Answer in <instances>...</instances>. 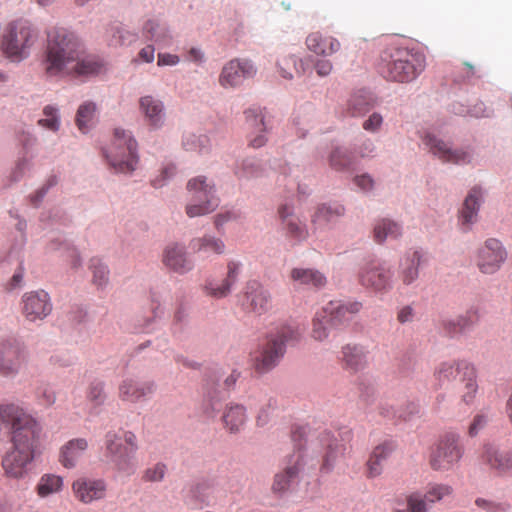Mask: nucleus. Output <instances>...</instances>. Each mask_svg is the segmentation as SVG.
<instances>
[{
	"mask_svg": "<svg viewBox=\"0 0 512 512\" xmlns=\"http://www.w3.org/2000/svg\"><path fill=\"white\" fill-rule=\"evenodd\" d=\"M342 364L346 370L357 372L366 365V353L362 347L346 345L342 348Z\"/></svg>",
	"mask_w": 512,
	"mask_h": 512,
	"instance_id": "nucleus-36",
	"label": "nucleus"
},
{
	"mask_svg": "<svg viewBox=\"0 0 512 512\" xmlns=\"http://www.w3.org/2000/svg\"><path fill=\"white\" fill-rule=\"evenodd\" d=\"M275 405L276 401L274 399H266V402L264 403L263 407H261L256 417L258 426H265L266 424H268L272 417V412L275 408Z\"/></svg>",
	"mask_w": 512,
	"mask_h": 512,
	"instance_id": "nucleus-56",
	"label": "nucleus"
},
{
	"mask_svg": "<svg viewBox=\"0 0 512 512\" xmlns=\"http://www.w3.org/2000/svg\"><path fill=\"white\" fill-rule=\"evenodd\" d=\"M351 161V155L342 147L335 148L330 155V165L336 170L347 167Z\"/></svg>",
	"mask_w": 512,
	"mask_h": 512,
	"instance_id": "nucleus-50",
	"label": "nucleus"
},
{
	"mask_svg": "<svg viewBox=\"0 0 512 512\" xmlns=\"http://www.w3.org/2000/svg\"><path fill=\"white\" fill-rule=\"evenodd\" d=\"M241 305L247 312L262 315L272 308V295L259 281L249 280L243 289Z\"/></svg>",
	"mask_w": 512,
	"mask_h": 512,
	"instance_id": "nucleus-13",
	"label": "nucleus"
},
{
	"mask_svg": "<svg viewBox=\"0 0 512 512\" xmlns=\"http://www.w3.org/2000/svg\"><path fill=\"white\" fill-rule=\"evenodd\" d=\"M24 279V268L22 266L18 267V269L14 272L13 276L6 283L5 289L6 291H13L22 286Z\"/></svg>",
	"mask_w": 512,
	"mask_h": 512,
	"instance_id": "nucleus-60",
	"label": "nucleus"
},
{
	"mask_svg": "<svg viewBox=\"0 0 512 512\" xmlns=\"http://www.w3.org/2000/svg\"><path fill=\"white\" fill-rule=\"evenodd\" d=\"M180 61L179 57L175 54L170 53H159L158 54V66H174Z\"/></svg>",
	"mask_w": 512,
	"mask_h": 512,
	"instance_id": "nucleus-64",
	"label": "nucleus"
},
{
	"mask_svg": "<svg viewBox=\"0 0 512 512\" xmlns=\"http://www.w3.org/2000/svg\"><path fill=\"white\" fill-rule=\"evenodd\" d=\"M242 264L235 260L227 263V273L220 281L207 280L203 286L204 293L212 298L221 299L231 293L232 287L238 280Z\"/></svg>",
	"mask_w": 512,
	"mask_h": 512,
	"instance_id": "nucleus-20",
	"label": "nucleus"
},
{
	"mask_svg": "<svg viewBox=\"0 0 512 512\" xmlns=\"http://www.w3.org/2000/svg\"><path fill=\"white\" fill-rule=\"evenodd\" d=\"M90 269L93 274L92 281L97 287L102 288L108 284L109 269L101 259L92 258L90 260Z\"/></svg>",
	"mask_w": 512,
	"mask_h": 512,
	"instance_id": "nucleus-45",
	"label": "nucleus"
},
{
	"mask_svg": "<svg viewBox=\"0 0 512 512\" xmlns=\"http://www.w3.org/2000/svg\"><path fill=\"white\" fill-rule=\"evenodd\" d=\"M478 313L476 310H468L463 315L452 319H446L442 322L443 330L447 335L454 337L458 334L468 331L478 322Z\"/></svg>",
	"mask_w": 512,
	"mask_h": 512,
	"instance_id": "nucleus-31",
	"label": "nucleus"
},
{
	"mask_svg": "<svg viewBox=\"0 0 512 512\" xmlns=\"http://www.w3.org/2000/svg\"><path fill=\"white\" fill-rule=\"evenodd\" d=\"M305 44L309 51L324 57L333 55L341 48V43L337 38L319 31L308 34Z\"/></svg>",
	"mask_w": 512,
	"mask_h": 512,
	"instance_id": "nucleus-28",
	"label": "nucleus"
},
{
	"mask_svg": "<svg viewBox=\"0 0 512 512\" xmlns=\"http://www.w3.org/2000/svg\"><path fill=\"white\" fill-rule=\"evenodd\" d=\"M28 350L23 342L16 338L0 341V377H15L28 362Z\"/></svg>",
	"mask_w": 512,
	"mask_h": 512,
	"instance_id": "nucleus-10",
	"label": "nucleus"
},
{
	"mask_svg": "<svg viewBox=\"0 0 512 512\" xmlns=\"http://www.w3.org/2000/svg\"><path fill=\"white\" fill-rule=\"evenodd\" d=\"M424 142L429 147L430 151L443 162L453 164L469 162L470 156L467 152L452 150L447 143L431 134H427L424 137Z\"/></svg>",
	"mask_w": 512,
	"mask_h": 512,
	"instance_id": "nucleus-24",
	"label": "nucleus"
},
{
	"mask_svg": "<svg viewBox=\"0 0 512 512\" xmlns=\"http://www.w3.org/2000/svg\"><path fill=\"white\" fill-rule=\"evenodd\" d=\"M255 74L256 69L251 61L233 59L223 67L219 76V83L225 88H233Z\"/></svg>",
	"mask_w": 512,
	"mask_h": 512,
	"instance_id": "nucleus-18",
	"label": "nucleus"
},
{
	"mask_svg": "<svg viewBox=\"0 0 512 512\" xmlns=\"http://www.w3.org/2000/svg\"><path fill=\"white\" fill-rule=\"evenodd\" d=\"M63 488L64 479L62 476L53 473H45L39 478L35 486V492L39 498L44 499L59 494Z\"/></svg>",
	"mask_w": 512,
	"mask_h": 512,
	"instance_id": "nucleus-35",
	"label": "nucleus"
},
{
	"mask_svg": "<svg viewBox=\"0 0 512 512\" xmlns=\"http://www.w3.org/2000/svg\"><path fill=\"white\" fill-rule=\"evenodd\" d=\"M343 214H344V207L341 205H337L335 207L321 205L318 207V209L314 215L313 221L314 222H322V221L330 222Z\"/></svg>",
	"mask_w": 512,
	"mask_h": 512,
	"instance_id": "nucleus-49",
	"label": "nucleus"
},
{
	"mask_svg": "<svg viewBox=\"0 0 512 512\" xmlns=\"http://www.w3.org/2000/svg\"><path fill=\"white\" fill-rule=\"evenodd\" d=\"M453 493V488L448 484H432L428 487L423 499L425 502L434 503L440 501Z\"/></svg>",
	"mask_w": 512,
	"mask_h": 512,
	"instance_id": "nucleus-48",
	"label": "nucleus"
},
{
	"mask_svg": "<svg viewBox=\"0 0 512 512\" xmlns=\"http://www.w3.org/2000/svg\"><path fill=\"white\" fill-rule=\"evenodd\" d=\"M277 66L279 69L280 75L284 79H292L294 73L301 75L305 72L304 62L302 59L297 58L294 55L283 56L278 62Z\"/></svg>",
	"mask_w": 512,
	"mask_h": 512,
	"instance_id": "nucleus-41",
	"label": "nucleus"
},
{
	"mask_svg": "<svg viewBox=\"0 0 512 512\" xmlns=\"http://www.w3.org/2000/svg\"><path fill=\"white\" fill-rule=\"evenodd\" d=\"M394 449V444L391 441H386L376 446L371 454L381 462H384L388 459Z\"/></svg>",
	"mask_w": 512,
	"mask_h": 512,
	"instance_id": "nucleus-58",
	"label": "nucleus"
},
{
	"mask_svg": "<svg viewBox=\"0 0 512 512\" xmlns=\"http://www.w3.org/2000/svg\"><path fill=\"white\" fill-rule=\"evenodd\" d=\"M222 420L225 427L231 433L238 432L246 422L245 407L239 404L227 405L223 413Z\"/></svg>",
	"mask_w": 512,
	"mask_h": 512,
	"instance_id": "nucleus-38",
	"label": "nucleus"
},
{
	"mask_svg": "<svg viewBox=\"0 0 512 512\" xmlns=\"http://www.w3.org/2000/svg\"><path fill=\"white\" fill-rule=\"evenodd\" d=\"M277 213L281 221V227L285 231L286 236L297 241L307 238L308 230L306 225L294 214L292 205L281 204L278 207Z\"/></svg>",
	"mask_w": 512,
	"mask_h": 512,
	"instance_id": "nucleus-23",
	"label": "nucleus"
},
{
	"mask_svg": "<svg viewBox=\"0 0 512 512\" xmlns=\"http://www.w3.org/2000/svg\"><path fill=\"white\" fill-rule=\"evenodd\" d=\"M167 467L164 463H156L144 470L142 480L144 482H160L164 479Z\"/></svg>",
	"mask_w": 512,
	"mask_h": 512,
	"instance_id": "nucleus-51",
	"label": "nucleus"
},
{
	"mask_svg": "<svg viewBox=\"0 0 512 512\" xmlns=\"http://www.w3.org/2000/svg\"><path fill=\"white\" fill-rule=\"evenodd\" d=\"M394 272L384 263L372 261L365 264L359 271L360 284L376 293H385L393 288Z\"/></svg>",
	"mask_w": 512,
	"mask_h": 512,
	"instance_id": "nucleus-12",
	"label": "nucleus"
},
{
	"mask_svg": "<svg viewBox=\"0 0 512 512\" xmlns=\"http://www.w3.org/2000/svg\"><path fill=\"white\" fill-rule=\"evenodd\" d=\"M425 56L398 45H388L380 55L379 73L389 81L408 83L416 79L425 69Z\"/></svg>",
	"mask_w": 512,
	"mask_h": 512,
	"instance_id": "nucleus-3",
	"label": "nucleus"
},
{
	"mask_svg": "<svg viewBox=\"0 0 512 512\" xmlns=\"http://www.w3.org/2000/svg\"><path fill=\"white\" fill-rule=\"evenodd\" d=\"M35 39L36 35L27 22L14 21L3 32L1 49L8 58L20 61L28 56Z\"/></svg>",
	"mask_w": 512,
	"mask_h": 512,
	"instance_id": "nucleus-7",
	"label": "nucleus"
},
{
	"mask_svg": "<svg viewBox=\"0 0 512 512\" xmlns=\"http://www.w3.org/2000/svg\"><path fill=\"white\" fill-rule=\"evenodd\" d=\"M321 441L323 445L326 447V452L323 457V463L321 465V470L330 471L336 460L343 456L346 451V446L339 442L331 433L325 432L322 434Z\"/></svg>",
	"mask_w": 512,
	"mask_h": 512,
	"instance_id": "nucleus-33",
	"label": "nucleus"
},
{
	"mask_svg": "<svg viewBox=\"0 0 512 512\" xmlns=\"http://www.w3.org/2000/svg\"><path fill=\"white\" fill-rule=\"evenodd\" d=\"M290 278L296 285L313 289H320L327 282L323 273L311 268H293L290 272Z\"/></svg>",
	"mask_w": 512,
	"mask_h": 512,
	"instance_id": "nucleus-32",
	"label": "nucleus"
},
{
	"mask_svg": "<svg viewBox=\"0 0 512 512\" xmlns=\"http://www.w3.org/2000/svg\"><path fill=\"white\" fill-rule=\"evenodd\" d=\"M507 254L502 244L494 238L485 241L477 252L476 264L484 274L496 272L506 260Z\"/></svg>",
	"mask_w": 512,
	"mask_h": 512,
	"instance_id": "nucleus-14",
	"label": "nucleus"
},
{
	"mask_svg": "<svg viewBox=\"0 0 512 512\" xmlns=\"http://www.w3.org/2000/svg\"><path fill=\"white\" fill-rule=\"evenodd\" d=\"M74 497L83 504H91L105 498L107 484L103 479L79 477L72 482Z\"/></svg>",
	"mask_w": 512,
	"mask_h": 512,
	"instance_id": "nucleus-15",
	"label": "nucleus"
},
{
	"mask_svg": "<svg viewBox=\"0 0 512 512\" xmlns=\"http://www.w3.org/2000/svg\"><path fill=\"white\" fill-rule=\"evenodd\" d=\"M428 262L426 252L410 249L401 258L398 266V278L404 286L413 284L419 277V269Z\"/></svg>",
	"mask_w": 512,
	"mask_h": 512,
	"instance_id": "nucleus-16",
	"label": "nucleus"
},
{
	"mask_svg": "<svg viewBox=\"0 0 512 512\" xmlns=\"http://www.w3.org/2000/svg\"><path fill=\"white\" fill-rule=\"evenodd\" d=\"M383 117L379 113H373L363 122V129L368 132H378L382 126Z\"/></svg>",
	"mask_w": 512,
	"mask_h": 512,
	"instance_id": "nucleus-59",
	"label": "nucleus"
},
{
	"mask_svg": "<svg viewBox=\"0 0 512 512\" xmlns=\"http://www.w3.org/2000/svg\"><path fill=\"white\" fill-rule=\"evenodd\" d=\"M464 366H473L467 361H448L439 364L434 372V376L439 384L443 386L459 377L460 381L464 377Z\"/></svg>",
	"mask_w": 512,
	"mask_h": 512,
	"instance_id": "nucleus-34",
	"label": "nucleus"
},
{
	"mask_svg": "<svg viewBox=\"0 0 512 512\" xmlns=\"http://www.w3.org/2000/svg\"><path fill=\"white\" fill-rule=\"evenodd\" d=\"M332 326L323 308L318 311L313 319L311 335L315 340L323 341L328 337L329 327Z\"/></svg>",
	"mask_w": 512,
	"mask_h": 512,
	"instance_id": "nucleus-44",
	"label": "nucleus"
},
{
	"mask_svg": "<svg viewBox=\"0 0 512 512\" xmlns=\"http://www.w3.org/2000/svg\"><path fill=\"white\" fill-rule=\"evenodd\" d=\"M302 332L299 327L282 325L270 333L266 340L251 353V365L258 374H266L273 370L283 358L286 345L300 339Z\"/></svg>",
	"mask_w": 512,
	"mask_h": 512,
	"instance_id": "nucleus-4",
	"label": "nucleus"
},
{
	"mask_svg": "<svg viewBox=\"0 0 512 512\" xmlns=\"http://www.w3.org/2000/svg\"><path fill=\"white\" fill-rule=\"evenodd\" d=\"M362 303L354 301L342 303L340 301H330L323 307L331 325H342L352 319L354 315L360 312Z\"/></svg>",
	"mask_w": 512,
	"mask_h": 512,
	"instance_id": "nucleus-26",
	"label": "nucleus"
},
{
	"mask_svg": "<svg viewBox=\"0 0 512 512\" xmlns=\"http://www.w3.org/2000/svg\"><path fill=\"white\" fill-rule=\"evenodd\" d=\"M304 437V428H296L292 432V440L297 451L288 457L287 464L284 467L283 472L277 473L275 475L272 484L273 492H285L289 488L291 481L298 475L300 468L302 467L303 464V455L301 453V449L303 448L302 442L304 440Z\"/></svg>",
	"mask_w": 512,
	"mask_h": 512,
	"instance_id": "nucleus-11",
	"label": "nucleus"
},
{
	"mask_svg": "<svg viewBox=\"0 0 512 512\" xmlns=\"http://www.w3.org/2000/svg\"><path fill=\"white\" fill-rule=\"evenodd\" d=\"M57 109L53 106H46L43 109L44 118L38 121L39 125L52 130L57 131L59 129V117L57 115Z\"/></svg>",
	"mask_w": 512,
	"mask_h": 512,
	"instance_id": "nucleus-53",
	"label": "nucleus"
},
{
	"mask_svg": "<svg viewBox=\"0 0 512 512\" xmlns=\"http://www.w3.org/2000/svg\"><path fill=\"white\" fill-rule=\"evenodd\" d=\"M401 234V226L389 219H382L378 221L373 230L374 240L377 243H383L387 238L397 239Z\"/></svg>",
	"mask_w": 512,
	"mask_h": 512,
	"instance_id": "nucleus-40",
	"label": "nucleus"
},
{
	"mask_svg": "<svg viewBox=\"0 0 512 512\" xmlns=\"http://www.w3.org/2000/svg\"><path fill=\"white\" fill-rule=\"evenodd\" d=\"M137 143L131 134L123 129L114 130L113 140L105 155L110 165L117 172L130 173L137 164Z\"/></svg>",
	"mask_w": 512,
	"mask_h": 512,
	"instance_id": "nucleus-6",
	"label": "nucleus"
},
{
	"mask_svg": "<svg viewBox=\"0 0 512 512\" xmlns=\"http://www.w3.org/2000/svg\"><path fill=\"white\" fill-rule=\"evenodd\" d=\"M147 37L156 42L164 40L166 36V29H160V25L155 20H148L143 27Z\"/></svg>",
	"mask_w": 512,
	"mask_h": 512,
	"instance_id": "nucleus-57",
	"label": "nucleus"
},
{
	"mask_svg": "<svg viewBox=\"0 0 512 512\" xmlns=\"http://www.w3.org/2000/svg\"><path fill=\"white\" fill-rule=\"evenodd\" d=\"M263 166L259 160L250 158L242 161L240 167L236 170V174L240 178H254L263 174Z\"/></svg>",
	"mask_w": 512,
	"mask_h": 512,
	"instance_id": "nucleus-47",
	"label": "nucleus"
},
{
	"mask_svg": "<svg viewBox=\"0 0 512 512\" xmlns=\"http://www.w3.org/2000/svg\"><path fill=\"white\" fill-rule=\"evenodd\" d=\"M45 71L49 76H93L103 69L93 55H85L75 36L61 29L48 36Z\"/></svg>",
	"mask_w": 512,
	"mask_h": 512,
	"instance_id": "nucleus-2",
	"label": "nucleus"
},
{
	"mask_svg": "<svg viewBox=\"0 0 512 512\" xmlns=\"http://www.w3.org/2000/svg\"><path fill=\"white\" fill-rule=\"evenodd\" d=\"M51 310L49 295L43 290L27 292L22 297V313L28 321L42 320Z\"/></svg>",
	"mask_w": 512,
	"mask_h": 512,
	"instance_id": "nucleus-17",
	"label": "nucleus"
},
{
	"mask_svg": "<svg viewBox=\"0 0 512 512\" xmlns=\"http://www.w3.org/2000/svg\"><path fill=\"white\" fill-rule=\"evenodd\" d=\"M88 448V442L84 438H75L68 441L60 448L59 462L66 469L74 468L83 457Z\"/></svg>",
	"mask_w": 512,
	"mask_h": 512,
	"instance_id": "nucleus-29",
	"label": "nucleus"
},
{
	"mask_svg": "<svg viewBox=\"0 0 512 512\" xmlns=\"http://www.w3.org/2000/svg\"><path fill=\"white\" fill-rule=\"evenodd\" d=\"M87 399L94 406L103 404L105 401L104 384L99 381L92 382L87 390Z\"/></svg>",
	"mask_w": 512,
	"mask_h": 512,
	"instance_id": "nucleus-54",
	"label": "nucleus"
},
{
	"mask_svg": "<svg viewBox=\"0 0 512 512\" xmlns=\"http://www.w3.org/2000/svg\"><path fill=\"white\" fill-rule=\"evenodd\" d=\"M162 263L174 273L183 275L194 268L184 245L178 243L168 244L162 252Z\"/></svg>",
	"mask_w": 512,
	"mask_h": 512,
	"instance_id": "nucleus-21",
	"label": "nucleus"
},
{
	"mask_svg": "<svg viewBox=\"0 0 512 512\" xmlns=\"http://www.w3.org/2000/svg\"><path fill=\"white\" fill-rule=\"evenodd\" d=\"M383 467V462L374 457L372 454L370 455L367 461V475L368 477L374 478L381 474Z\"/></svg>",
	"mask_w": 512,
	"mask_h": 512,
	"instance_id": "nucleus-62",
	"label": "nucleus"
},
{
	"mask_svg": "<svg viewBox=\"0 0 512 512\" xmlns=\"http://www.w3.org/2000/svg\"><path fill=\"white\" fill-rule=\"evenodd\" d=\"M187 190L191 200L186 206V214L190 218L209 214L218 207L219 199L215 195L214 184L208 183L206 177L198 176L190 179Z\"/></svg>",
	"mask_w": 512,
	"mask_h": 512,
	"instance_id": "nucleus-9",
	"label": "nucleus"
},
{
	"mask_svg": "<svg viewBox=\"0 0 512 512\" xmlns=\"http://www.w3.org/2000/svg\"><path fill=\"white\" fill-rule=\"evenodd\" d=\"M489 416L487 413H477L468 426L467 434L469 437H476L488 424Z\"/></svg>",
	"mask_w": 512,
	"mask_h": 512,
	"instance_id": "nucleus-55",
	"label": "nucleus"
},
{
	"mask_svg": "<svg viewBox=\"0 0 512 512\" xmlns=\"http://www.w3.org/2000/svg\"><path fill=\"white\" fill-rule=\"evenodd\" d=\"M374 106L371 96L365 91H358L351 95L347 102L349 115L358 117L366 114Z\"/></svg>",
	"mask_w": 512,
	"mask_h": 512,
	"instance_id": "nucleus-39",
	"label": "nucleus"
},
{
	"mask_svg": "<svg viewBox=\"0 0 512 512\" xmlns=\"http://www.w3.org/2000/svg\"><path fill=\"white\" fill-rule=\"evenodd\" d=\"M139 109L145 123L152 129H159L165 121V107L161 100L146 95L139 99Z\"/></svg>",
	"mask_w": 512,
	"mask_h": 512,
	"instance_id": "nucleus-25",
	"label": "nucleus"
},
{
	"mask_svg": "<svg viewBox=\"0 0 512 512\" xmlns=\"http://www.w3.org/2000/svg\"><path fill=\"white\" fill-rule=\"evenodd\" d=\"M246 123L249 133V143L254 148H260L265 145L266 124L263 111L259 108H250L245 111Z\"/></svg>",
	"mask_w": 512,
	"mask_h": 512,
	"instance_id": "nucleus-27",
	"label": "nucleus"
},
{
	"mask_svg": "<svg viewBox=\"0 0 512 512\" xmlns=\"http://www.w3.org/2000/svg\"><path fill=\"white\" fill-rule=\"evenodd\" d=\"M475 504L481 508L486 510L487 512H504L505 508L503 505L484 499V498H477L475 501Z\"/></svg>",
	"mask_w": 512,
	"mask_h": 512,
	"instance_id": "nucleus-61",
	"label": "nucleus"
},
{
	"mask_svg": "<svg viewBox=\"0 0 512 512\" xmlns=\"http://www.w3.org/2000/svg\"><path fill=\"white\" fill-rule=\"evenodd\" d=\"M104 445L106 457L119 473L131 476L136 472L138 468L136 453L139 446L133 432L125 431L122 436H119L110 431L105 435Z\"/></svg>",
	"mask_w": 512,
	"mask_h": 512,
	"instance_id": "nucleus-5",
	"label": "nucleus"
},
{
	"mask_svg": "<svg viewBox=\"0 0 512 512\" xmlns=\"http://www.w3.org/2000/svg\"><path fill=\"white\" fill-rule=\"evenodd\" d=\"M482 201V192L478 187L472 188L464 200L460 211V223L465 231L477 221L478 210Z\"/></svg>",
	"mask_w": 512,
	"mask_h": 512,
	"instance_id": "nucleus-30",
	"label": "nucleus"
},
{
	"mask_svg": "<svg viewBox=\"0 0 512 512\" xmlns=\"http://www.w3.org/2000/svg\"><path fill=\"white\" fill-rule=\"evenodd\" d=\"M464 369V377L461 380L464 383V390L462 391L461 399L465 404L471 405L478 390L477 375L474 366H464Z\"/></svg>",
	"mask_w": 512,
	"mask_h": 512,
	"instance_id": "nucleus-42",
	"label": "nucleus"
},
{
	"mask_svg": "<svg viewBox=\"0 0 512 512\" xmlns=\"http://www.w3.org/2000/svg\"><path fill=\"white\" fill-rule=\"evenodd\" d=\"M96 111V104L91 101L84 102L79 106L75 122L81 132L86 133L93 125Z\"/></svg>",
	"mask_w": 512,
	"mask_h": 512,
	"instance_id": "nucleus-43",
	"label": "nucleus"
},
{
	"mask_svg": "<svg viewBox=\"0 0 512 512\" xmlns=\"http://www.w3.org/2000/svg\"><path fill=\"white\" fill-rule=\"evenodd\" d=\"M395 512H427L425 499L420 494H411L407 497L406 507L398 508Z\"/></svg>",
	"mask_w": 512,
	"mask_h": 512,
	"instance_id": "nucleus-52",
	"label": "nucleus"
},
{
	"mask_svg": "<svg viewBox=\"0 0 512 512\" xmlns=\"http://www.w3.org/2000/svg\"><path fill=\"white\" fill-rule=\"evenodd\" d=\"M314 68L318 76L325 77L332 72L333 65L330 60L318 59L314 64Z\"/></svg>",
	"mask_w": 512,
	"mask_h": 512,
	"instance_id": "nucleus-63",
	"label": "nucleus"
},
{
	"mask_svg": "<svg viewBox=\"0 0 512 512\" xmlns=\"http://www.w3.org/2000/svg\"><path fill=\"white\" fill-rule=\"evenodd\" d=\"M154 391L155 384L153 382L127 377L119 385L118 396L123 402L138 403L147 400Z\"/></svg>",
	"mask_w": 512,
	"mask_h": 512,
	"instance_id": "nucleus-19",
	"label": "nucleus"
},
{
	"mask_svg": "<svg viewBox=\"0 0 512 512\" xmlns=\"http://www.w3.org/2000/svg\"><path fill=\"white\" fill-rule=\"evenodd\" d=\"M0 421L10 426L12 446L2 456L4 475L13 480L25 478L36 457L41 425L15 404L0 406Z\"/></svg>",
	"mask_w": 512,
	"mask_h": 512,
	"instance_id": "nucleus-1",
	"label": "nucleus"
},
{
	"mask_svg": "<svg viewBox=\"0 0 512 512\" xmlns=\"http://www.w3.org/2000/svg\"><path fill=\"white\" fill-rule=\"evenodd\" d=\"M464 453L461 436L455 432H447L432 449L429 464L435 471H448L461 461Z\"/></svg>",
	"mask_w": 512,
	"mask_h": 512,
	"instance_id": "nucleus-8",
	"label": "nucleus"
},
{
	"mask_svg": "<svg viewBox=\"0 0 512 512\" xmlns=\"http://www.w3.org/2000/svg\"><path fill=\"white\" fill-rule=\"evenodd\" d=\"M480 461L489 470L498 475L512 471V450H501L492 444H485Z\"/></svg>",
	"mask_w": 512,
	"mask_h": 512,
	"instance_id": "nucleus-22",
	"label": "nucleus"
},
{
	"mask_svg": "<svg viewBox=\"0 0 512 512\" xmlns=\"http://www.w3.org/2000/svg\"><path fill=\"white\" fill-rule=\"evenodd\" d=\"M183 147L187 151L205 152L210 147L209 138L206 135L188 133L183 138Z\"/></svg>",
	"mask_w": 512,
	"mask_h": 512,
	"instance_id": "nucleus-46",
	"label": "nucleus"
},
{
	"mask_svg": "<svg viewBox=\"0 0 512 512\" xmlns=\"http://www.w3.org/2000/svg\"><path fill=\"white\" fill-rule=\"evenodd\" d=\"M190 247L196 253L222 255L225 252L224 242L220 238L208 234L192 239Z\"/></svg>",
	"mask_w": 512,
	"mask_h": 512,
	"instance_id": "nucleus-37",
	"label": "nucleus"
}]
</instances>
